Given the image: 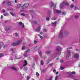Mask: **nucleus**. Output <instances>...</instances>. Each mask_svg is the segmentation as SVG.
Listing matches in <instances>:
<instances>
[{
    "label": "nucleus",
    "instance_id": "obj_1",
    "mask_svg": "<svg viewBox=\"0 0 80 80\" xmlns=\"http://www.w3.org/2000/svg\"><path fill=\"white\" fill-rule=\"evenodd\" d=\"M64 5H68V3L66 1H64L62 2V3L59 6V7L60 8H62V7L64 6Z\"/></svg>",
    "mask_w": 80,
    "mask_h": 80
},
{
    "label": "nucleus",
    "instance_id": "obj_2",
    "mask_svg": "<svg viewBox=\"0 0 80 80\" xmlns=\"http://www.w3.org/2000/svg\"><path fill=\"white\" fill-rule=\"evenodd\" d=\"M40 48V46H38L35 47L34 48H32L31 49L32 50V52H35L37 50H39Z\"/></svg>",
    "mask_w": 80,
    "mask_h": 80
},
{
    "label": "nucleus",
    "instance_id": "obj_3",
    "mask_svg": "<svg viewBox=\"0 0 80 80\" xmlns=\"http://www.w3.org/2000/svg\"><path fill=\"white\" fill-rule=\"evenodd\" d=\"M22 40H19L18 42H14L13 44H12V45L13 46H16V45H19L20 43H22Z\"/></svg>",
    "mask_w": 80,
    "mask_h": 80
},
{
    "label": "nucleus",
    "instance_id": "obj_4",
    "mask_svg": "<svg viewBox=\"0 0 80 80\" xmlns=\"http://www.w3.org/2000/svg\"><path fill=\"white\" fill-rule=\"evenodd\" d=\"M29 6V4L28 3H26L24 4L22 7L21 8H27V7H28Z\"/></svg>",
    "mask_w": 80,
    "mask_h": 80
},
{
    "label": "nucleus",
    "instance_id": "obj_5",
    "mask_svg": "<svg viewBox=\"0 0 80 80\" xmlns=\"http://www.w3.org/2000/svg\"><path fill=\"white\" fill-rule=\"evenodd\" d=\"M63 37V34L62 30H61L60 34L59 35V38H62Z\"/></svg>",
    "mask_w": 80,
    "mask_h": 80
},
{
    "label": "nucleus",
    "instance_id": "obj_6",
    "mask_svg": "<svg viewBox=\"0 0 80 80\" xmlns=\"http://www.w3.org/2000/svg\"><path fill=\"white\" fill-rule=\"evenodd\" d=\"M49 5L51 8H55V7H56V5H54V4L53 2H51Z\"/></svg>",
    "mask_w": 80,
    "mask_h": 80
},
{
    "label": "nucleus",
    "instance_id": "obj_7",
    "mask_svg": "<svg viewBox=\"0 0 80 80\" xmlns=\"http://www.w3.org/2000/svg\"><path fill=\"white\" fill-rule=\"evenodd\" d=\"M10 68L12 69V70H15V71H17V70H18V69H17V68H16L14 66L11 67Z\"/></svg>",
    "mask_w": 80,
    "mask_h": 80
},
{
    "label": "nucleus",
    "instance_id": "obj_8",
    "mask_svg": "<svg viewBox=\"0 0 80 80\" xmlns=\"http://www.w3.org/2000/svg\"><path fill=\"white\" fill-rule=\"evenodd\" d=\"M19 25L20 26H21L22 28H24L25 27V25H24V24H23V23L22 22H19Z\"/></svg>",
    "mask_w": 80,
    "mask_h": 80
},
{
    "label": "nucleus",
    "instance_id": "obj_9",
    "mask_svg": "<svg viewBox=\"0 0 80 80\" xmlns=\"http://www.w3.org/2000/svg\"><path fill=\"white\" fill-rule=\"evenodd\" d=\"M67 52L68 55L66 56V57L67 58H69V57H68L69 56V55L71 54V52H70V51L69 50H67Z\"/></svg>",
    "mask_w": 80,
    "mask_h": 80
},
{
    "label": "nucleus",
    "instance_id": "obj_10",
    "mask_svg": "<svg viewBox=\"0 0 80 80\" xmlns=\"http://www.w3.org/2000/svg\"><path fill=\"white\" fill-rule=\"evenodd\" d=\"M57 21H55L54 22H52L51 24L53 27H56V25H57Z\"/></svg>",
    "mask_w": 80,
    "mask_h": 80
},
{
    "label": "nucleus",
    "instance_id": "obj_11",
    "mask_svg": "<svg viewBox=\"0 0 80 80\" xmlns=\"http://www.w3.org/2000/svg\"><path fill=\"white\" fill-rule=\"evenodd\" d=\"M3 45H4V44L3 42H0V50L2 48V47H3Z\"/></svg>",
    "mask_w": 80,
    "mask_h": 80
},
{
    "label": "nucleus",
    "instance_id": "obj_12",
    "mask_svg": "<svg viewBox=\"0 0 80 80\" xmlns=\"http://www.w3.org/2000/svg\"><path fill=\"white\" fill-rule=\"evenodd\" d=\"M51 15H52V11L50 10L48 12V16L50 17Z\"/></svg>",
    "mask_w": 80,
    "mask_h": 80
},
{
    "label": "nucleus",
    "instance_id": "obj_13",
    "mask_svg": "<svg viewBox=\"0 0 80 80\" xmlns=\"http://www.w3.org/2000/svg\"><path fill=\"white\" fill-rule=\"evenodd\" d=\"M54 13H60L61 12L60 10H56L54 11Z\"/></svg>",
    "mask_w": 80,
    "mask_h": 80
},
{
    "label": "nucleus",
    "instance_id": "obj_14",
    "mask_svg": "<svg viewBox=\"0 0 80 80\" xmlns=\"http://www.w3.org/2000/svg\"><path fill=\"white\" fill-rule=\"evenodd\" d=\"M78 57V54H75L74 56V58H77Z\"/></svg>",
    "mask_w": 80,
    "mask_h": 80
},
{
    "label": "nucleus",
    "instance_id": "obj_15",
    "mask_svg": "<svg viewBox=\"0 0 80 80\" xmlns=\"http://www.w3.org/2000/svg\"><path fill=\"white\" fill-rule=\"evenodd\" d=\"M40 26H39L36 29V32H38L40 30Z\"/></svg>",
    "mask_w": 80,
    "mask_h": 80
},
{
    "label": "nucleus",
    "instance_id": "obj_16",
    "mask_svg": "<svg viewBox=\"0 0 80 80\" xmlns=\"http://www.w3.org/2000/svg\"><path fill=\"white\" fill-rule=\"evenodd\" d=\"M52 52V51H47L46 52V54H50V53H51Z\"/></svg>",
    "mask_w": 80,
    "mask_h": 80
},
{
    "label": "nucleus",
    "instance_id": "obj_17",
    "mask_svg": "<svg viewBox=\"0 0 80 80\" xmlns=\"http://www.w3.org/2000/svg\"><path fill=\"white\" fill-rule=\"evenodd\" d=\"M7 4L9 6H10V5H11V3H10V2L9 1H7Z\"/></svg>",
    "mask_w": 80,
    "mask_h": 80
},
{
    "label": "nucleus",
    "instance_id": "obj_18",
    "mask_svg": "<svg viewBox=\"0 0 80 80\" xmlns=\"http://www.w3.org/2000/svg\"><path fill=\"white\" fill-rule=\"evenodd\" d=\"M24 64L23 65V67H25L27 65V62L26 61H24Z\"/></svg>",
    "mask_w": 80,
    "mask_h": 80
},
{
    "label": "nucleus",
    "instance_id": "obj_19",
    "mask_svg": "<svg viewBox=\"0 0 80 80\" xmlns=\"http://www.w3.org/2000/svg\"><path fill=\"white\" fill-rule=\"evenodd\" d=\"M11 28H12V27L11 26H9L6 28V30L7 31H8V30H10Z\"/></svg>",
    "mask_w": 80,
    "mask_h": 80
},
{
    "label": "nucleus",
    "instance_id": "obj_20",
    "mask_svg": "<svg viewBox=\"0 0 80 80\" xmlns=\"http://www.w3.org/2000/svg\"><path fill=\"white\" fill-rule=\"evenodd\" d=\"M38 53L40 56L42 55V51H39Z\"/></svg>",
    "mask_w": 80,
    "mask_h": 80
},
{
    "label": "nucleus",
    "instance_id": "obj_21",
    "mask_svg": "<svg viewBox=\"0 0 80 80\" xmlns=\"http://www.w3.org/2000/svg\"><path fill=\"white\" fill-rule=\"evenodd\" d=\"M32 23H33L34 25H36V24H37V22L36 21H33Z\"/></svg>",
    "mask_w": 80,
    "mask_h": 80
},
{
    "label": "nucleus",
    "instance_id": "obj_22",
    "mask_svg": "<svg viewBox=\"0 0 80 80\" xmlns=\"http://www.w3.org/2000/svg\"><path fill=\"white\" fill-rule=\"evenodd\" d=\"M21 7V4H19L17 6V8H20Z\"/></svg>",
    "mask_w": 80,
    "mask_h": 80
},
{
    "label": "nucleus",
    "instance_id": "obj_23",
    "mask_svg": "<svg viewBox=\"0 0 80 80\" xmlns=\"http://www.w3.org/2000/svg\"><path fill=\"white\" fill-rule=\"evenodd\" d=\"M28 53H27V52H26L25 53L23 56L25 57H28Z\"/></svg>",
    "mask_w": 80,
    "mask_h": 80
},
{
    "label": "nucleus",
    "instance_id": "obj_24",
    "mask_svg": "<svg viewBox=\"0 0 80 80\" xmlns=\"http://www.w3.org/2000/svg\"><path fill=\"white\" fill-rule=\"evenodd\" d=\"M30 52V49H28L26 50V53H28V52Z\"/></svg>",
    "mask_w": 80,
    "mask_h": 80
},
{
    "label": "nucleus",
    "instance_id": "obj_25",
    "mask_svg": "<svg viewBox=\"0 0 80 80\" xmlns=\"http://www.w3.org/2000/svg\"><path fill=\"white\" fill-rule=\"evenodd\" d=\"M60 49H61L60 47H58L57 48L56 50L57 51H59V50H60Z\"/></svg>",
    "mask_w": 80,
    "mask_h": 80
},
{
    "label": "nucleus",
    "instance_id": "obj_26",
    "mask_svg": "<svg viewBox=\"0 0 80 80\" xmlns=\"http://www.w3.org/2000/svg\"><path fill=\"white\" fill-rule=\"evenodd\" d=\"M74 18L76 19H77L78 18V15H76L74 16Z\"/></svg>",
    "mask_w": 80,
    "mask_h": 80
},
{
    "label": "nucleus",
    "instance_id": "obj_27",
    "mask_svg": "<svg viewBox=\"0 0 80 80\" xmlns=\"http://www.w3.org/2000/svg\"><path fill=\"white\" fill-rule=\"evenodd\" d=\"M46 70L47 69H46V68H45L44 69H43L42 70V72H46Z\"/></svg>",
    "mask_w": 80,
    "mask_h": 80
},
{
    "label": "nucleus",
    "instance_id": "obj_28",
    "mask_svg": "<svg viewBox=\"0 0 80 80\" xmlns=\"http://www.w3.org/2000/svg\"><path fill=\"white\" fill-rule=\"evenodd\" d=\"M4 16H8V13H4Z\"/></svg>",
    "mask_w": 80,
    "mask_h": 80
},
{
    "label": "nucleus",
    "instance_id": "obj_29",
    "mask_svg": "<svg viewBox=\"0 0 80 80\" xmlns=\"http://www.w3.org/2000/svg\"><path fill=\"white\" fill-rule=\"evenodd\" d=\"M10 14L12 15V16H14L15 15V14H14L12 12H10Z\"/></svg>",
    "mask_w": 80,
    "mask_h": 80
},
{
    "label": "nucleus",
    "instance_id": "obj_30",
    "mask_svg": "<svg viewBox=\"0 0 80 80\" xmlns=\"http://www.w3.org/2000/svg\"><path fill=\"white\" fill-rule=\"evenodd\" d=\"M21 16H23V17H25V14H24L23 13H22L21 14Z\"/></svg>",
    "mask_w": 80,
    "mask_h": 80
},
{
    "label": "nucleus",
    "instance_id": "obj_31",
    "mask_svg": "<svg viewBox=\"0 0 80 80\" xmlns=\"http://www.w3.org/2000/svg\"><path fill=\"white\" fill-rule=\"evenodd\" d=\"M38 43V42H37V40H35L34 41V44H36V43Z\"/></svg>",
    "mask_w": 80,
    "mask_h": 80
},
{
    "label": "nucleus",
    "instance_id": "obj_32",
    "mask_svg": "<svg viewBox=\"0 0 80 80\" xmlns=\"http://www.w3.org/2000/svg\"><path fill=\"white\" fill-rule=\"evenodd\" d=\"M56 19V18L55 17H53L52 18V20H55Z\"/></svg>",
    "mask_w": 80,
    "mask_h": 80
},
{
    "label": "nucleus",
    "instance_id": "obj_33",
    "mask_svg": "<svg viewBox=\"0 0 80 80\" xmlns=\"http://www.w3.org/2000/svg\"><path fill=\"white\" fill-rule=\"evenodd\" d=\"M15 35L16 37H18V33H15Z\"/></svg>",
    "mask_w": 80,
    "mask_h": 80
},
{
    "label": "nucleus",
    "instance_id": "obj_34",
    "mask_svg": "<svg viewBox=\"0 0 80 80\" xmlns=\"http://www.w3.org/2000/svg\"><path fill=\"white\" fill-rule=\"evenodd\" d=\"M46 20L47 21H49V20H50V18H47Z\"/></svg>",
    "mask_w": 80,
    "mask_h": 80
},
{
    "label": "nucleus",
    "instance_id": "obj_35",
    "mask_svg": "<svg viewBox=\"0 0 80 80\" xmlns=\"http://www.w3.org/2000/svg\"><path fill=\"white\" fill-rule=\"evenodd\" d=\"M41 65H43V60H41Z\"/></svg>",
    "mask_w": 80,
    "mask_h": 80
},
{
    "label": "nucleus",
    "instance_id": "obj_36",
    "mask_svg": "<svg viewBox=\"0 0 80 80\" xmlns=\"http://www.w3.org/2000/svg\"><path fill=\"white\" fill-rule=\"evenodd\" d=\"M24 71H27V68H24Z\"/></svg>",
    "mask_w": 80,
    "mask_h": 80
},
{
    "label": "nucleus",
    "instance_id": "obj_37",
    "mask_svg": "<svg viewBox=\"0 0 80 80\" xmlns=\"http://www.w3.org/2000/svg\"><path fill=\"white\" fill-rule=\"evenodd\" d=\"M3 55H4L3 53H1V54H0V58H1V57H2V56H3Z\"/></svg>",
    "mask_w": 80,
    "mask_h": 80
},
{
    "label": "nucleus",
    "instance_id": "obj_38",
    "mask_svg": "<svg viewBox=\"0 0 80 80\" xmlns=\"http://www.w3.org/2000/svg\"><path fill=\"white\" fill-rule=\"evenodd\" d=\"M70 7L71 8H72L73 7V5L71 4L70 6Z\"/></svg>",
    "mask_w": 80,
    "mask_h": 80
},
{
    "label": "nucleus",
    "instance_id": "obj_39",
    "mask_svg": "<svg viewBox=\"0 0 80 80\" xmlns=\"http://www.w3.org/2000/svg\"><path fill=\"white\" fill-rule=\"evenodd\" d=\"M60 62L61 63H62L64 62V61H63V60H60Z\"/></svg>",
    "mask_w": 80,
    "mask_h": 80
},
{
    "label": "nucleus",
    "instance_id": "obj_40",
    "mask_svg": "<svg viewBox=\"0 0 80 80\" xmlns=\"http://www.w3.org/2000/svg\"><path fill=\"white\" fill-rule=\"evenodd\" d=\"M38 36L40 37L41 39H42V38H43V37H42V36H40V35H38Z\"/></svg>",
    "mask_w": 80,
    "mask_h": 80
},
{
    "label": "nucleus",
    "instance_id": "obj_41",
    "mask_svg": "<svg viewBox=\"0 0 80 80\" xmlns=\"http://www.w3.org/2000/svg\"><path fill=\"white\" fill-rule=\"evenodd\" d=\"M53 78V77L52 76H50L49 77V79L51 80H52V78Z\"/></svg>",
    "mask_w": 80,
    "mask_h": 80
},
{
    "label": "nucleus",
    "instance_id": "obj_42",
    "mask_svg": "<svg viewBox=\"0 0 80 80\" xmlns=\"http://www.w3.org/2000/svg\"><path fill=\"white\" fill-rule=\"evenodd\" d=\"M53 65V63L50 64L49 65V67H52V66Z\"/></svg>",
    "mask_w": 80,
    "mask_h": 80
},
{
    "label": "nucleus",
    "instance_id": "obj_43",
    "mask_svg": "<svg viewBox=\"0 0 80 80\" xmlns=\"http://www.w3.org/2000/svg\"><path fill=\"white\" fill-rule=\"evenodd\" d=\"M48 37V36L47 35V34H46L44 36V37L45 38H47V37Z\"/></svg>",
    "mask_w": 80,
    "mask_h": 80
},
{
    "label": "nucleus",
    "instance_id": "obj_44",
    "mask_svg": "<svg viewBox=\"0 0 80 80\" xmlns=\"http://www.w3.org/2000/svg\"><path fill=\"white\" fill-rule=\"evenodd\" d=\"M71 73L72 74H75V72H72Z\"/></svg>",
    "mask_w": 80,
    "mask_h": 80
},
{
    "label": "nucleus",
    "instance_id": "obj_45",
    "mask_svg": "<svg viewBox=\"0 0 80 80\" xmlns=\"http://www.w3.org/2000/svg\"><path fill=\"white\" fill-rule=\"evenodd\" d=\"M5 3H6V2L5 1H3L2 2V4L3 5H4V4H5Z\"/></svg>",
    "mask_w": 80,
    "mask_h": 80
},
{
    "label": "nucleus",
    "instance_id": "obj_46",
    "mask_svg": "<svg viewBox=\"0 0 80 80\" xmlns=\"http://www.w3.org/2000/svg\"><path fill=\"white\" fill-rule=\"evenodd\" d=\"M36 75L37 76H39V73L38 72H36Z\"/></svg>",
    "mask_w": 80,
    "mask_h": 80
},
{
    "label": "nucleus",
    "instance_id": "obj_47",
    "mask_svg": "<svg viewBox=\"0 0 80 80\" xmlns=\"http://www.w3.org/2000/svg\"><path fill=\"white\" fill-rule=\"evenodd\" d=\"M44 32H47V30L46 29H44L43 30Z\"/></svg>",
    "mask_w": 80,
    "mask_h": 80
},
{
    "label": "nucleus",
    "instance_id": "obj_48",
    "mask_svg": "<svg viewBox=\"0 0 80 80\" xmlns=\"http://www.w3.org/2000/svg\"><path fill=\"white\" fill-rule=\"evenodd\" d=\"M2 11L3 13H5V10L4 9H3L2 10Z\"/></svg>",
    "mask_w": 80,
    "mask_h": 80
},
{
    "label": "nucleus",
    "instance_id": "obj_49",
    "mask_svg": "<svg viewBox=\"0 0 80 80\" xmlns=\"http://www.w3.org/2000/svg\"><path fill=\"white\" fill-rule=\"evenodd\" d=\"M60 68L61 70H63V68L62 67V66H61L60 67Z\"/></svg>",
    "mask_w": 80,
    "mask_h": 80
},
{
    "label": "nucleus",
    "instance_id": "obj_50",
    "mask_svg": "<svg viewBox=\"0 0 80 80\" xmlns=\"http://www.w3.org/2000/svg\"><path fill=\"white\" fill-rule=\"evenodd\" d=\"M25 47L24 46H23L22 48V50H25Z\"/></svg>",
    "mask_w": 80,
    "mask_h": 80
},
{
    "label": "nucleus",
    "instance_id": "obj_51",
    "mask_svg": "<svg viewBox=\"0 0 80 80\" xmlns=\"http://www.w3.org/2000/svg\"><path fill=\"white\" fill-rule=\"evenodd\" d=\"M77 9H78V8H77L76 6H75V10H77Z\"/></svg>",
    "mask_w": 80,
    "mask_h": 80
},
{
    "label": "nucleus",
    "instance_id": "obj_52",
    "mask_svg": "<svg viewBox=\"0 0 80 80\" xmlns=\"http://www.w3.org/2000/svg\"><path fill=\"white\" fill-rule=\"evenodd\" d=\"M30 12H32V13H34V11H33V10H31L30 11Z\"/></svg>",
    "mask_w": 80,
    "mask_h": 80
},
{
    "label": "nucleus",
    "instance_id": "obj_53",
    "mask_svg": "<svg viewBox=\"0 0 80 80\" xmlns=\"http://www.w3.org/2000/svg\"><path fill=\"white\" fill-rule=\"evenodd\" d=\"M58 76H56L55 78V80H57V79L58 78Z\"/></svg>",
    "mask_w": 80,
    "mask_h": 80
},
{
    "label": "nucleus",
    "instance_id": "obj_54",
    "mask_svg": "<svg viewBox=\"0 0 80 80\" xmlns=\"http://www.w3.org/2000/svg\"><path fill=\"white\" fill-rule=\"evenodd\" d=\"M62 15H66V13L65 12H62Z\"/></svg>",
    "mask_w": 80,
    "mask_h": 80
},
{
    "label": "nucleus",
    "instance_id": "obj_55",
    "mask_svg": "<svg viewBox=\"0 0 80 80\" xmlns=\"http://www.w3.org/2000/svg\"><path fill=\"white\" fill-rule=\"evenodd\" d=\"M30 77H27V80H28V79H29V78H30Z\"/></svg>",
    "mask_w": 80,
    "mask_h": 80
},
{
    "label": "nucleus",
    "instance_id": "obj_56",
    "mask_svg": "<svg viewBox=\"0 0 80 80\" xmlns=\"http://www.w3.org/2000/svg\"><path fill=\"white\" fill-rule=\"evenodd\" d=\"M53 72H56V70L55 69H54L53 70Z\"/></svg>",
    "mask_w": 80,
    "mask_h": 80
},
{
    "label": "nucleus",
    "instance_id": "obj_57",
    "mask_svg": "<svg viewBox=\"0 0 80 80\" xmlns=\"http://www.w3.org/2000/svg\"><path fill=\"white\" fill-rule=\"evenodd\" d=\"M3 18V16L2 15L1 17V19H2Z\"/></svg>",
    "mask_w": 80,
    "mask_h": 80
},
{
    "label": "nucleus",
    "instance_id": "obj_58",
    "mask_svg": "<svg viewBox=\"0 0 80 80\" xmlns=\"http://www.w3.org/2000/svg\"><path fill=\"white\" fill-rule=\"evenodd\" d=\"M17 56L16 55H14V57H15L16 58V59H17L16 58H17Z\"/></svg>",
    "mask_w": 80,
    "mask_h": 80
},
{
    "label": "nucleus",
    "instance_id": "obj_59",
    "mask_svg": "<svg viewBox=\"0 0 80 80\" xmlns=\"http://www.w3.org/2000/svg\"><path fill=\"white\" fill-rule=\"evenodd\" d=\"M11 51H12V52H13V49H11Z\"/></svg>",
    "mask_w": 80,
    "mask_h": 80
},
{
    "label": "nucleus",
    "instance_id": "obj_60",
    "mask_svg": "<svg viewBox=\"0 0 80 80\" xmlns=\"http://www.w3.org/2000/svg\"><path fill=\"white\" fill-rule=\"evenodd\" d=\"M40 34H41V35H42V34H43V32H40Z\"/></svg>",
    "mask_w": 80,
    "mask_h": 80
},
{
    "label": "nucleus",
    "instance_id": "obj_61",
    "mask_svg": "<svg viewBox=\"0 0 80 80\" xmlns=\"http://www.w3.org/2000/svg\"><path fill=\"white\" fill-rule=\"evenodd\" d=\"M58 72H56V75H58Z\"/></svg>",
    "mask_w": 80,
    "mask_h": 80
},
{
    "label": "nucleus",
    "instance_id": "obj_62",
    "mask_svg": "<svg viewBox=\"0 0 80 80\" xmlns=\"http://www.w3.org/2000/svg\"><path fill=\"white\" fill-rule=\"evenodd\" d=\"M59 59V58H56V60H58Z\"/></svg>",
    "mask_w": 80,
    "mask_h": 80
},
{
    "label": "nucleus",
    "instance_id": "obj_63",
    "mask_svg": "<svg viewBox=\"0 0 80 80\" xmlns=\"http://www.w3.org/2000/svg\"><path fill=\"white\" fill-rule=\"evenodd\" d=\"M76 51H79V50H78V49H76Z\"/></svg>",
    "mask_w": 80,
    "mask_h": 80
},
{
    "label": "nucleus",
    "instance_id": "obj_64",
    "mask_svg": "<svg viewBox=\"0 0 80 80\" xmlns=\"http://www.w3.org/2000/svg\"><path fill=\"white\" fill-rule=\"evenodd\" d=\"M78 67H80V63L79 64Z\"/></svg>",
    "mask_w": 80,
    "mask_h": 80
}]
</instances>
